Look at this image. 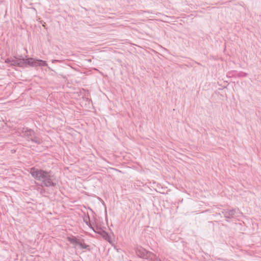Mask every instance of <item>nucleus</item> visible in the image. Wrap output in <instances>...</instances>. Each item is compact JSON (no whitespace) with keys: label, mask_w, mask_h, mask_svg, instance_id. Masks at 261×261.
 <instances>
[{"label":"nucleus","mask_w":261,"mask_h":261,"mask_svg":"<svg viewBox=\"0 0 261 261\" xmlns=\"http://www.w3.org/2000/svg\"><path fill=\"white\" fill-rule=\"evenodd\" d=\"M30 173L34 179L41 182L42 187H50L57 185L56 177L50 171L33 167L30 169Z\"/></svg>","instance_id":"obj_1"},{"label":"nucleus","mask_w":261,"mask_h":261,"mask_svg":"<svg viewBox=\"0 0 261 261\" xmlns=\"http://www.w3.org/2000/svg\"><path fill=\"white\" fill-rule=\"evenodd\" d=\"M28 65L32 67L47 66L46 62L41 60L32 58H29L27 60H24V59H18L17 66L24 67H27Z\"/></svg>","instance_id":"obj_2"},{"label":"nucleus","mask_w":261,"mask_h":261,"mask_svg":"<svg viewBox=\"0 0 261 261\" xmlns=\"http://www.w3.org/2000/svg\"><path fill=\"white\" fill-rule=\"evenodd\" d=\"M137 255L140 258L148 259L151 252L148 251L142 247H137L136 250Z\"/></svg>","instance_id":"obj_3"},{"label":"nucleus","mask_w":261,"mask_h":261,"mask_svg":"<svg viewBox=\"0 0 261 261\" xmlns=\"http://www.w3.org/2000/svg\"><path fill=\"white\" fill-rule=\"evenodd\" d=\"M222 213L226 219H229L236 217V210L234 209L224 210Z\"/></svg>","instance_id":"obj_4"},{"label":"nucleus","mask_w":261,"mask_h":261,"mask_svg":"<svg viewBox=\"0 0 261 261\" xmlns=\"http://www.w3.org/2000/svg\"><path fill=\"white\" fill-rule=\"evenodd\" d=\"M22 135L27 137L29 138H31L34 135V132L28 128H23L22 130Z\"/></svg>","instance_id":"obj_5"},{"label":"nucleus","mask_w":261,"mask_h":261,"mask_svg":"<svg viewBox=\"0 0 261 261\" xmlns=\"http://www.w3.org/2000/svg\"><path fill=\"white\" fill-rule=\"evenodd\" d=\"M18 59L15 57L8 58L5 60V62L11 66H17Z\"/></svg>","instance_id":"obj_6"},{"label":"nucleus","mask_w":261,"mask_h":261,"mask_svg":"<svg viewBox=\"0 0 261 261\" xmlns=\"http://www.w3.org/2000/svg\"><path fill=\"white\" fill-rule=\"evenodd\" d=\"M68 241L75 246H79L81 241L75 237H68Z\"/></svg>","instance_id":"obj_7"},{"label":"nucleus","mask_w":261,"mask_h":261,"mask_svg":"<svg viewBox=\"0 0 261 261\" xmlns=\"http://www.w3.org/2000/svg\"><path fill=\"white\" fill-rule=\"evenodd\" d=\"M68 241L75 246H79L81 241L75 237H68Z\"/></svg>","instance_id":"obj_8"},{"label":"nucleus","mask_w":261,"mask_h":261,"mask_svg":"<svg viewBox=\"0 0 261 261\" xmlns=\"http://www.w3.org/2000/svg\"><path fill=\"white\" fill-rule=\"evenodd\" d=\"M149 254L150 256H149L148 260L150 261H164L162 260L161 258L157 257L156 255H155L152 252L151 253V254Z\"/></svg>","instance_id":"obj_9"},{"label":"nucleus","mask_w":261,"mask_h":261,"mask_svg":"<svg viewBox=\"0 0 261 261\" xmlns=\"http://www.w3.org/2000/svg\"><path fill=\"white\" fill-rule=\"evenodd\" d=\"M30 140L32 142L38 144L41 143V140L40 139V138L35 136L34 135L31 138H30Z\"/></svg>","instance_id":"obj_10"},{"label":"nucleus","mask_w":261,"mask_h":261,"mask_svg":"<svg viewBox=\"0 0 261 261\" xmlns=\"http://www.w3.org/2000/svg\"><path fill=\"white\" fill-rule=\"evenodd\" d=\"M90 220V218H89V216H87V217H86L84 219V222L87 224V225H88L90 228H91L94 230V231L95 232V230L92 227L90 223L88 221V220Z\"/></svg>","instance_id":"obj_11"},{"label":"nucleus","mask_w":261,"mask_h":261,"mask_svg":"<svg viewBox=\"0 0 261 261\" xmlns=\"http://www.w3.org/2000/svg\"><path fill=\"white\" fill-rule=\"evenodd\" d=\"M79 246L81 249H89V246L85 244V243H82L81 241L80 242Z\"/></svg>","instance_id":"obj_12"},{"label":"nucleus","mask_w":261,"mask_h":261,"mask_svg":"<svg viewBox=\"0 0 261 261\" xmlns=\"http://www.w3.org/2000/svg\"><path fill=\"white\" fill-rule=\"evenodd\" d=\"M240 76H247V73L242 72V73L240 74Z\"/></svg>","instance_id":"obj_13"}]
</instances>
